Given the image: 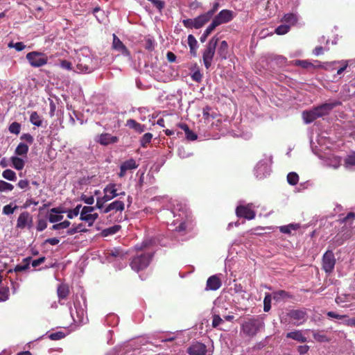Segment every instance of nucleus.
Listing matches in <instances>:
<instances>
[{
  "instance_id": "obj_21",
  "label": "nucleus",
  "mask_w": 355,
  "mask_h": 355,
  "mask_svg": "<svg viewBox=\"0 0 355 355\" xmlns=\"http://www.w3.org/2000/svg\"><path fill=\"white\" fill-rule=\"evenodd\" d=\"M189 355H210L207 350L205 345L201 343L192 344L187 349Z\"/></svg>"
},
{
  "instance_id": "obj_60",
  "label": "nucleus",
  "mask_w": 355,
  "mask_h": 355,
  "mask_svg": "<svg viewBox=\"0 0 355 355\" xmlns=\"http://www.w3.org/2000/svg\"><path fill=\"white\" fill-rule=\"evenodd\" d=\"M28 268H29V263H25L23 265H17L15 268V272H23V271L27 270Z\"/></svg>"
},
{
  "instance_id": "obj_62",
  "label": "nucleus",
  "mask_w": 355,
  "mask_h": 355,
  "mask_svg": "<svg viewBox=\"0 0 355 355\" xmlns=\"http://www.w3.org/2000/svg\"><path fill=\"white\" fill-rule=\"evenodd\" d=\"M343 323L349 327H355V318H349L346 316Z\"/></svg>"
},
{
  "instance_id": "obj_1",
  "label": "nucleus",
  "mask_w": 355,
  "mask_h": 355,
  "mask_svg": "<svg viewBox=\"0 0 355 355\" xmlns=\"http://www.w3.org/2000/svg\"><path fill=\"white\" fill-rule=\"evenodd\" d=\"M154 243L155 241L150 239H146L141 244L135 245V248L138 252L133 257L130 263L133 270L139 272L149 266L154 254L155 250L153 248Z\"/></svg>"
},
{
  "instance_id": "obj_13",
  "label": "nucleus",
  "mask_w": 355,
  "mask_h": 355,
  "mask_svg": "<svg viewBox=\"0 0 355 355\" xmlns=\"http://www.w3.org/2000/svg\"><path fill=\"white\" fill-rule=\"evenodd\" d=\"M234 17L235 13L233 11L229 10H223L214 18L212 22L217 27L222 24H225L230 21Z\"/></svg>"
},
{
  "instance_id": "obj_35",
  "label": "nucleus",
  "mask_w": 355,
  "mask_h": 355,
  "mask_svg": "<svg viewBox=\"0 0 355 355\" xmlns=\"http://www.w3.org/2000/svg\"><path fill=\"white\" fill-rule=\"evenodd\" d=\"M113 48L117 51H119L122 53H126L127 49L122 43V42L114 34L113 35Z\"/></svg>"
},
{
  "instance_id": "obj_40",
  "label": "nucleus",
  "mask_w": 355,
  "mask_h": 355,
  "mask_svg": "<svg viewBox=\"0 0 355 355\" xmlns=\"http://www.w3.org/2000/svg\"><path fill=\"white\" fill-rule=\"evenodd\" d=\"M220 313L217 310L216 308L214 309V314H213V320H212V326L215 328L219 327L223 322V319L220 315Z\"/></svg>"
},
{
  "instance_id": "obj_37",
  "label": "nucleus",
  "mask_w": 355,
  "mask_h": 355,
  "mask_svg": "<svg viewBox=\"0 0 355 355\" xmlns=\"http://www.w3.org/2000/svg\"><path fill=\"white\" fill-rule=\"evenodd\" d=\"M120 229H121L120 225H115L110 227L103 230L101 234L103 236L106 237V236L116 234V232H118L119 231Z\"/></svg>"
},
{
  "instance_id": "obj_19",
  "label": "nucleus",
  "mask_w": 355,
  "mask_h": 355,
  "mask_svg": "<svg viewBox=\"0 0 355 355\" xmlns=\"http://www.w3.org/2000/svg\"><path fill=\"white\" fill-rule=\"evenodd\" d=\"M336 64H340L342 65V67H340L337 71V75L340 76L343 73V71L347 68L348 66H352L355 64V59L327 62L324 64L325 66L324 67V68L325 69H333V66Z\"/></svg>"
},
{
  "instance_id": "obj_11",
  "label": "nucleus",
  "mask_w": 355,
  "mask_h": 355,
  "mask_svg": "<svg viewBox=\"0 0 355 355\" xmlns=\"http://www.w3.org/2000/svg\"><path fill=\"white\" fill-rule=\"evenodd\" d=\"M85 305L83 306L80 302H75L73 309H71L70 313L73 322L80 324L85 323L87 318H85Z\"/></svg>"
},
{
  "instance_id": "obj_4",
  "label": "nucleus",
  "mask_w": 355,
  "mask_h": 355,
  "mask_svg": "<svg viewBox=\"0 0 355 355\" xmlns=\"http://www.w3.org/2000/svg\"><path fill=\"white\" fill-rule=\"evenodd\" d=\"M337 105V102L326 103L311 110L304 111L302 118L305 123H311L316 119L328 114Z\"/></svg>"
},
{
  "instance_id": "obj_30",
  "label": "nucleus",
  "mask_w": 355,
  "mask_h": 355,
  "mask_svg": "<svg viewBox=\"0 0 355 355\" xmlns=\"http://www.w3.org/2000/svg\"><path fill=\"white\" fill-rule=\"evenodd\" d=\"M28 152V146L26 144L21 142L15 150V155L26 158Z\"/></svg>"
},
{
  "instance_id": "obj_59",
  "label": "nucleus",
  "mask_w": 355,
  "mask_h": 355,
  "mask_svg": "<svg viewBox=\"0 0 355 355\" xmlns=\"http://www.w3.org/2000/svg\"><path fill=\"white\" fill-rule=\"evenodd\" d=\"M295 64L297 66H300L302 68L307 69L309 67L312 66V64L307 60H295Z\"/></svg>"
},
{
  "instance_id": "obj_23",
  "label": "nucleus",
  "mask_w": 355,
  "mask_h": 355,
  "mask_svg": "<svg viewBox=\"0 0 355 355\" xmlns=\"http://www.w3.org/2000/svg\"><path fill=\"white\" fill-rule=\"evenodd\" d=\"M289 317L295 320V325H300L304 322L306 320V313L303 310H291L288 313Z\"/></svg>"
},
{
  "instance_id": "obj_25",
  "label": "nucleus",
  "mask_w": 355,
  "mask_h": 355,
  "mask_svg": "<svg viewBox=\"0 0 355 355\" xmlns=\"http://www.w3.org/2000/svg\"><path fill=\"white\" fill-rule=\"evenodd\" d=\"M221 286V281L217 275H212L207 281L206 290L216 291Z\"/></svg>"
},
{
  "instance_id": "obj_39",
  "label": "nucleus",
  "mask_w": 355,
  "mask_h": 355,
  "mask_svg": "<svg viewBox=\"0 0 355 355\" xmlns=\"http://www.w3.org/2000/svg\"><path fill=\"white\" fill-rule=\"evenodd\" d=\"M82 209L81 205H78L74 209H65V213L67 214V218L69 219H73V218L80 215V211Z\"/></svg>"
},
{
  "instance_id": "obj_45",
  "label": "nucleus",
  "mask_w": 355,
  "mask_h": 355,
  "mask_svg": "<svg viewBox=\"0 0 355 355\" xmlns=\"http://www.w3.org/2000/svg\"><path fill=\"white\" fill-rule=\"evenodd\" d=\"M287 181L291 185H295L299 181V176L295 172H291L287 175Z\"/></svg>"
},
{
  "instance_id": "obj_29",
  "label": "nucleus",
  "mask_w": 355,
  "mask_h": 355,
  "mask_svg": "<svg viewBox=\"0 0 355 355\" xmlns=\"http://www.w3.org/2000/svg\"><path fill=\"white\" fill-rule=\"evenodd\" d=\"M228 53V44L226 41L223 40L219 44L217 54L222 60H225L227 58Z\"/></svg>"
},
{
  "instance_id": "obj_44",
  "label": "nucleus",
  "mask_w": 355,
  "mask_h": 355,
  "mask_svg": "<svg viewBox=\"0 0 355 355\" xmlns=\"http://www.w3.org/2000/svg\"><path fill=\"white\" fill-rule=\"evenodd\" d=\"M10 133L19 135L21 131V124L18 122H12L8 127Z\"/></svg>"
},
{
  "instance_id": "obj_28",
  "label": "nucleus",
  "mask_w": 355,
  "mask_h": 355,
  "mask_svg": "<svg viewBox=\"0 0 355 355\" xmlns=\"http://www.w3.org/2000/svg\"><path fill=\"white\" fill-rule=\"evenodd\" d=\"M281 21L286 24L289 25L291 27L297 24L298 21V16L295 13H287L284 15Z\"/></svg>"
},
{
  "instance_id": "obj_18",
  "label": "nucleus",
  "mask_w": 355,
  "mask_h": 355,
  "mask_svg": "<svg viewBox=\"0 0 355 355\" xmlns=\"http://www.w3.org/2000/svg\"><path fill=\"white\" fill-rule=\"evenodd\" d=\"M139 164L135 159L130 158L123 162L120 166V172L119 177L123 178L125 176L128 171L134 170L138 168Z\"/></svg>"
},
{
  "instance_id": "obj_31",
  "label": "nucleus",
  "mask_w": 355,
  "mask_h": 355,
  "mask_svg": "<svg viewBox=\"0 0 355 355\" xmlns=\"http://www.w3.org/2000/svg\"><path fill=\"white\" fill-rule=\"evenodd\" d=\"M126 125L128 126L130 128L133 129L138 133H141L145 130V127L144 125L137 123L134 119H128L126 121Z\"/></svg>"
},
{
  "instance_id": "obj_12",
  "label": "nucleus",
  "mask_w": 355,
  "mask_h": 355,
  "mask_svg": "<svg viewBox=\"0 0 355 355\" xmlns=\"http://www.w3.org/2000/svg\"><path fill=\"white\" fill-rule=\"evenodd\" d=\"M33 216L27 211L21 212L17 218L16 227L20 230H23L25 228L31 230L33 227Z\"/></svg>"
},
{
  "instance_id": "obj_49",
  "label": "nucleus",
  "mask_w": 355,
  "mask_h": 355,
  "mask_svg": "<svg viewBox=\"0 0 355 355\" xmlns=\"http://www.w3.org/2000/svg\"><path fill=\"white\" fill-rule=\"evenodd\" d=\"M17 207H18L17 205L12 207V204L6 205L3 207L2 213L4 215L12 214Z\"/></svg>"
},
{
  "instance_id": "obj_50",
  "label": "nucleus",
  "mask_w": 355,
  "mask_h": 355,
  "mask_svg": "<svg viewBox=\"0 0 355 355\" xmlns=\"http://www.w3.org/2000/svg\"><path fill=\"white\" fill-rule=\"evenodd\" d=\"M216 28V26H215V24L211 22L209 26L206 28V30L205 31L204 33L202 34V35L200 37V41L201 42H204L207 37Z\"/></svg>"
},
{
  "instance_id": "obj_56",
  "label": "nucleus",
  "mask_w": 355,
  "mask_h": 355,
  "mask_svg": "<svg viewBox=\"0 0 355 355\" xmlns=\"http://www.w3.org/2000/svg\"><path fill=\"white\" fill-rule=\"evenodd\" d=\"M47 227V222L46 219L40 218L37 221L36 229L38 232L44 230Z\"/></svg>"
},
{
  "instance_id": "obj_36",
  "label": "nucleus",
  "mask_w": 355,
  "mask_h": 355,
  "mask_svg": "<svg viewBox=\"0 0 355 355\" xmlns=\"http://www.w3.org/2000/svg\"><path fill=\"white\" fill-rule=\"evenodd\" d=\"M300 227V225L297 223H291L287 225H283L279 227V230L284 234H291L292 231L296 230Z\"/></svg>"
},
{
  "instance_id": "obj_52",
  "label": "nucleus",
  "mask_w": 355,
  "mask_h": 355,
  "mask_svg": "<svg viewBox=\"0 0 355 355\" xmlns=\"http://www.w3.org/2000/svg\"><path fill=\"white\" fill-rule=\"evenodd\" d=\"M60 67L62 69L67 70V71H74L75 70L72 66V63L66 60H60Z\"/></svg>"
},
{
  "instance_id": "obj_47",
  "label": "nucleus",
  "mask_w": 355,
  "mask_h": 355,
  "mask_svg": "<svg viewBox=\"0 0 355 355\" xmlns=\"http://www.w3.org/2000/svg\"><path fill=\"white\" fill-rule=\"evenodd\" d=\"M291 29V27L289 25H287L286 24L279 25L277 26L275 29V33L277 35H284L287 33Z\"/></svg>"
},
{
  "instance_id": "obj_51",
  "label": "nucleus",
  "mask_w": 355,
  "mask_h": 355,
  "mask_svg": "<svg viewBox=\"0 0 355 355\" xmlns=\"http://www.w3.org/2000/svg\"><path fill=\"white\" fill-rule=\"evenodd\" d=\"M272 300V295L270 293H266L263 300V310L266 312H268L270 309V303Z\"/></svg>"
},
{
  "instance_id": "obj_6",
  "label": "nucleus",
  "mask_w": 355,
  "mask_h": 355,
  "mask_svg": "<svg viewBox=\"0 0 355 355\" xmlns=\"http://www.w3.org/2000/svg\"><path fill=\"white\" fill-rule=\"evenodd\" d=\"M218 39L216 37H212L207 44L205 49L202 53V60L205 67L207 69H209L211 65L212 60L216 52V47L218 44Z\"/></svg>"
},
{
  "instance_id": "obj_20",
  "label": "nucleus",
  "mask_w": 355,
  "mask_h": 355,
  "mask_svg": "<svg viewBox=\"0 0 355 355\" xmlns=\"http://www.w3.org/2000/svg\"><path fill=\"white\" fill-rule=\"evenodd\" d=\"M65 214V209L62 207H54L49 210L48 220L51 223L60 222L63 219V215Z\"/></svg>"
},
{
  "instance_id": "obj_57",
  "label": "nucleus",
  "mask_w": 355,
  "mask_h": 355,
  "mask_svg": "<svg viewBox=\"0 0 355 355\" xmlns=\"http://www.w3.org/2000/svg\"><path fill=\"white\" fill-rule=\"evenodd\" d=\"M313 336L314 339L318 342H328L329 341L328 338L324 334H322L319 332H314Z\"/></svg>"
},
{
  "instance_id": "obj_24",
  "label": "nucleus",
  "mask_w": 355,
  "mask_h": 355,
  "mask_svg": "<svg viewBox=\"0 0 355 355\" xmlns=\"http://www.w3.org/2000/svg\"><path fill=\"white\" fill-rule=\"evenodd\" d=\"M214 12V11H210L195 18L193 21V26L196 28H199L204 26L207 21H209Z\"/></svg>"
},
{
  "instance_id": "obj_41",
  "label": "nucleus",
  "mask_w": 355,
  "mask_h": 355,
  "mask_svg": "<svg viewBox=\"0 0 355 355\" xmlns=\"http://www.w3.org/2000/svg\"><path fill=\"white\" fill-rule=\"evenodd\" d=\"M2 177L8 181H16L17 175L15 171L11 169H6L2 172Z\"/></svg>"
},
{
  "instance_id": "obj_48",
  "label": "nucleus",
  "mask_w": 355,
  "mask_h": 355,
  "mask_svg": "<svg viewBox=\"0 0 355 355\" xmlns=\"http://www.w3.org/2000/svg\"><path fill=\"white\" fill-rule=\"evenodd\" d=\"M153 138V135L151 133H146L143 135L140 140L141 146L144 148L146 147V146L151 141Z\"/></svg>"
},
{
  "instance_id": "obj_3",
  "label": "nucleus",
  "mask_w": 355,
  "mask_h": 355,
  "mask_svg": "<svg viewBox=\"0 0 355 355\" xmlns=\"http://www.w3.org/2000/svg\"><path fill=\"white\" fill-rule=\"evenodd\" d=\"M98 65V60L94 57L88 49H84L78 53L74 71L77 73H90Z\"/></svg>"
},
{
  "instance_id": "obj_61",
  "label": "nucleus",
  "mask_w": 355,
  "mask_h": 355,
  "mask_svg": "<svg viewBox=\"0 0 355 355\" xmlns=\"http://www.w3.org/2000/svg\"><path fill=\"white\" fill-rule=\"evenodd\" d=\"M191 78L193 80L199 83L202 80V75L199 70H196L191 75Z\"/></svg>"
},
{
  "instance_id": "obj_64",
  "label": "nucleus",
  "mask_w": 355,
  "mask_h": 355,
  "mask_svg": "<svg viewBox=\"0 0 355 355\" xmlns=\"http://www.w3.org/2000/svg\"><path fill=\"white\" fill-rule=\"evenodd\" d=\"M309 350V346L304 345H300L297 347V352L300 355H303L306 354Z\"/></svg>"
},
{
  "instance_id": "obj_16",
  "label": "nucleus",
  "mask_w": 355,
  "mask_h": 355,
  "mask_svg": "<svg viewBox=\"0 0 355 355\" xmlns=\"http://www.w3.org/2000/svg\"><path fill=\"white\" fill-rule=\"evenodd\" d=\"M126 253L119 248H113L106 251L105 257L108 261L116 262L125 261Z\"/></svg>"
},
{
  "instance_id": "obj_15",
  "label": "nucleus",
  "mask_w": 355,
  "mask_h": 355,
  "mask_svg": "<svg viewBox=\"0 0 355 355\" xmlns=\"http://www.w3.org/2000/svg\"><path fill=\"white\" fill-rule=\"evenodd\" d=\"M252 204L247 205H240L236 209V214L238 217H243L248 220H252L255 217V211L252 209Z\"/></svg>"
},
{
  "instance_id": "obj_8",
  "label": "nucleus",
  "mask_w": 355,
  "mask_h": 355,
  "mask_svg": "<svg viewBox=\"0 0 355 355\" xmlns=\"http://www.w3.org/2000/svg\"><path fill=\"white\" fill-rule=\"evenodd\" d=\"M30 65L33 67H40L46 64L48 62L47 55L40 51H31L26 55Z\"/></svg>"
},
{
  "instance_id": "obj_2",
  "label": "nucleus",
  "mask_w": 355,
  "mask_h": 355,
  "mask_svg": "<svg viewBox=\"0 0 355 355\" xmlns=\"http://www.w3.org/2000/svg\"><path fill=\"white\" fill-rule=\"evenodd\" d=\"M166 215L173 217V221L170 226L173 227L172 230L181 232L185 230V222L189 217V210L185 205L176 202L173 205V207L171 211H166Z\"/></svg>"
},
{
  "instance_id": "obj_55",
  "label": "nucleus",
  "mask_w": 355,
  "mask_h": 355,
  "mask_svg": "<svg viewBox=\"0 0 355 355\" xmlns=\"http://www.w3.org/2000/svg\"><path fill=\"white\" fill-rule=\"evenodd\" d=\"M65 334L62 331H57L49 335V338L52 340H58L64 338Z\"/></svg>"
},
{
  "instance_id": "obj_46",
  "label": "nucleus",
  "mask_w": 355,
  "mask_h": 355,
  "mask_svg": "<svg viewBox=\"0 0 355 355\" xmlns=\"http://www.w3.org/2000/svg\"><path fill=\"white\" fill-rule=\"evenodd\" d=\"M13 189H14V186L12 184L5 182L3 180H0V191L1 192L11 191Z\"/></svg>"
},
{
  "instance_id": "obj_27",
  "label": "nucleus",
  "mask_w": 355,
  "mask_h": 355,
  "mask_svg": "<svg viewBox=\"0 0 355 355\" xmlns=\"http://www.w3.org/2000/svg\"><path fill=\"white\" fill-rule=\"evenodd\" d=\"M286 336L288 338H291L300 343H305L307 340L306 336L301 330H295L288 332L286 334Z\"/></svg>"
},
{
  "instance_id": "obj_26",
  "label": "nucleus",
  "mask_w": 355,
  "mask_h": 355,
  "mask_svg": "<svg viewBox=\"0 0 355 355\" xmlns=\"http://www.w3.org/2000/svg\"><path fill=\"white\" fill-rule=\"evenodd\" d=\"M24 157L13 155L10 158L11 162V166L17 171H21L24 168L26 163Z\"/></svg>"
},
{
  "instance_id": "obj_9",
  "label": "nucleus",
  "mask_w": 355,
  "mask_h": 355,
  "mask_svg": "<svg viewBox=\"0 0 355 355\" xmlns=\"http://www.w3.org/2000/svg\"><path fill=\"white\" fill-rule=\"evenodd\" d=\"M263 323L255 319H250L242 324L241 331L249 337L254 336L262 327Z\"/></svg>"
},
{
  "instance_id": "obj_42",
  "label": "nucleus",
  "mask_w": 355,
  "mask_h": 355,
  "mask_svg": "<svg viewBox=\"0 0 355 355\" xmlns=\"http://www.w3.org/2000/svg\"><path fill=\"white\" fill-rule=\"evenodd\" d=\"M288 297V293L284 291H278L272 294V297L276 302L283 301Z\"/></svg>"
},
{
  "instance_id": "obj_43",
  "label": "nucleus",
  "mask_w": 355,
  "mask_h": 355,
  "mask_svg": "<svg viewBox=\"0 0 355 355\" xmlns=\"http://www.w3.org/2000/svg\"><path fill=\"white\" fill-rule=\"evenodd\" d=\"M69 294V288L67 285L62 284L58 288V295L59 298L64 299Z\"/></svg>"
},
{
  "instance_id": "obj_53",
  "label": "nucleus",
  "mask_w": 355,
  "mask_h": 355,
  "mask_svg": "<svg viewBox=\"0 0 355 355\" xmlns=\"http://www.w3.org/2000/svg\"><path fill=\"white\" fill-rule=\"evenodd\" d=\"M9 290L8 288H0V302L6 301L8 299Z\"/></svg>"
},
{
  "instance_id": "obj_32",
  "label": "nucleus",
  "mask_w": 355,
  "mask_h": 355,
  "mask_svg": "<svg viewBox=\"0 0 355 355\" xmlns=\"http://www.w3.org/2000/svg\"><path fill=\"white\" fill-rule=\"evenodd\" d=\"M325 163L327 166L337 168L340 165V159L338 156H330L326 158Z\"/></svg>"
},
{
  "instance_id": "obj_10",
  "label": "nucleus",
  "mask_w": 355,
  "mask_h": 355,
  "mask_svg": "<svg viewBox=\"0 0 355 355\" xmlns=\"http://www.w3.org/2000/svg\"><path fill=\"white\" fill-rule=\"evenodd\" d=\"M94 209L95 207L91 206H84L81 209L80 219L87 223L89 227H92L98 217L97 213H94Z\"/></svg>"
},
{
  "instance_id": "obj_22",
  "label": "nucleus",
  "mask_w": 355,
  "mask_h": 355,
  "mask_svg": "<svg viewBox=\"0 0 355 355\" xmlns=\"http://www.w3.org/2000/svg\"><path fill=\"white\" fill-rule=\"evenodd\" d=\"M125 209V204L121 200H114L112 202L110 203L106 207H103L101 210L103 214H107L110 211H123Z\"/></svg>"
},
{
  "instance_id": "obj_54",
  "label": "nucleus",
  "mask_w": 355,
  "mask_h": 355,
  "mask_svg": "<svg viewBox=\"0 0 355 355\" xmlns=\"http://www.w3.org/2000/svg\"><path fill=\"white\" fill-rule=\"evenodd\" d=\"M8 46L9 48L15 49L17 51H21L26 48V45L23 42H20L15 44L13 42H10Z\"/></svg>"
},
{
  "instance_id": "obj_33",
  "label": "nucleus",
  "mask_w": 355,
  "mask_h": 355,
  "mask_svg": "<svg viewBox=\"0 0 355 355\" xmlns=\"http://www.w3.org/2000/svg\"><path fill=\"white\" fill-rule=\"evenodd\" d=\"M30 122L37 127L42 125L43 120L40 115L37 112H32L30 115Z\"/></svg>"
},
{
  "instance_id": "obj_34",
  "label": "nucleus",
  "mask_w": 355,
  "mask_h": 355,
  "mask_svg": "<svg viewBox=\"0 0 355 355\" xmlns=\"http://www.w3.org/2000/svg\"><path fill=\"white\" fill-rule=\"evenodd\" d=\"M345 166L350 170H355V152L348 155L345 160Z\"/></svg>"
},
{
  "instance_id": "obj_63",
  "label": "nucleus",
  "mask_w": 355,
  "mask_h": 355,
  "mask_svg": "<svg viewBox=\"0 0 355 355\" xmlns=\"http://www.w3.org/2000/svg\"><path fill=\"white\" fill-rule=\"evenodd\" d=\"M20 139L21 140L26 141V142H28L29 144H32L34 141L33 136L31 135H30L29 133L23 134L21 136Z\"/></svg>"
},
{
  "instance_id": "obj_7",
  "label": "nucleus",
  "mask_w": 355,
  "mask_h": 355,
  "mask_svg": "<svg viewBox=\"0 0 355 355\" xmlns=\"http://www.w3.org/2000/svg\"><path fill=\"white\" fill-rule=\"evenodd\" d=\"M272 158L270 156H266L261 159L254 168V175L259 179H263L267 177L270 173V165Z\"/></svg>"
},
{
  "instance_id": "obj_14",
  "label": "nucleus",
  "mask_w": 355,
  "mask_h": 355,
  "mask_svg": "<svg viewBox=\"0 0 355 355\" xmlns=\"http://www.w3.org/2000/svg\"><path fill=\"white\" fill-rule=\"evenodd\" d=\"M336 264V259L332 251H327L322 257V268L327 273H331Z\"/></svg>"
},
{
  "instance_id": "obj_5",
  "label": "nucleus",
  "mask_w": 355,
  "mask_h": 355,
  "mask_svg": "<svg viewBox=\"0 0 355 355\" xmlns=\"http://www.w3.org/2000/svg\"><path fill=\"white\" fill-rule=\"evenodd\" d=\"M121 184L109 183L103 189V196L96 199V208L102 209L105 202L119 196H125V192L121 191Z\"/></svg>"
},
{
  "instance_id": "obj_38",
  "label": "nucleus",
  "mask_w": 355,
  "mask_h": 355,
  "mask_svg": "<svg viewBox=\"0 0 355 355\" xmlns=\"http://www.w3.org/2000/svg\"><path fill=\"white\" fill-rule=\"evenodd\" d=\"M180 128L184 131L186 138L190 141H194L197 139V135L191 131L187 125L182 124L180 125Z\"/></svg>"
},
{
  "instance_id": "obj_17",
  "label": "nucleus",
  "mask_w": 355,
  "mask_h": 355,
  "mask_svg": "<svg viewBox=\"0 0 355 355\" xmlns=\"http://www.w3.org/2000/svg\"><path fill=\"white\" fill-rule=\"evenodd\" d=\"M94 140L96 143H98L102 146H108L110 144L117 143L119 138L110 133H102L96 135Z\"/></svg>"
},
{
  "instance_id": "obj_58",
  "label": "nucleus",
  "mask_w": 355,
  "mask_h": 355,
  "mask_svg": "<svg viewBox=\"0 0 355 355\" xmlns=\"http://www.w3.org/2000/svg\"><path fill=\"white\" fill-rule=\"evenodd\" d=\"M187 41H188V44H189V46L190 49H193V48L198 47V42L193 35H189Z\"/></svg>"
}]
</instances>
